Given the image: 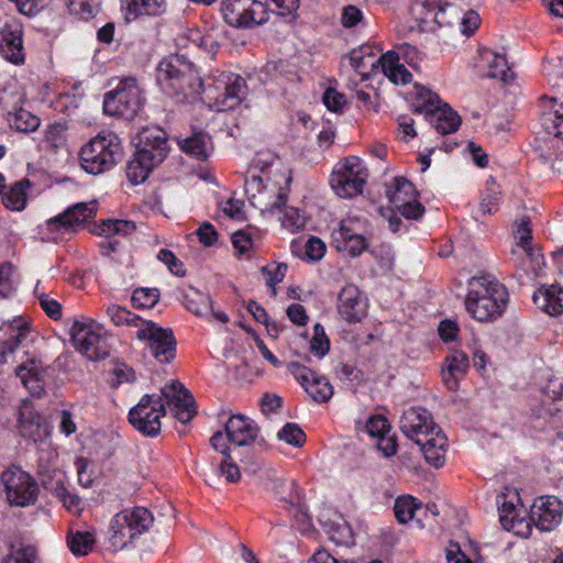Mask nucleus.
<instances>
[{"mask_svg":"<svg viewBox=\"0 0 563 563\" xmlns=\"http://www.w3.org/2000/svg\"><path fill=\"white\" fill-rule=\"evenodd\" d=\"M166 406L183 423L189 422L196 415V401L188 389L178 380L161 389L159 395H144L129 411V422L143 435L156 437L161 432V418Z\"/></svg>","mask_w":563,"mask_h":563,"instance_id":"f257e3e1","label":"nucleus"},{"mask_svg":"<svg viewBox=\"0 0 563 563\" xmlns=\"http://www.w3.org/2000/svg\"><path fill=\"white\" fill-rule=\"evenodd\" d=\"M482 23L475 10L464 13L446 0H415L401 33H446L459 26L463 35L474 34Z\"/></svg>","mask_w":563,"mask_h":563,"instance_id":"f03ea898","label":"nucleus"},{"mask_svg":"<svg viewBox=\"0 0 563 563\" xmlns=\"http://www.w3.org/2000/svg\"><path fill=\"white\" fill-rule=\"evenodd\" d=\"M399 423L401 432L420 448L430 465L438 468L444 465L448 440L428 410L411 407L402 413Z\"/></svg>","mask_w":563,"mask_h":563,"instance_id":"7ed1b4c3","label":"nucleus"},{"mask_svg":"<svg viewBox=\"0 0 563 563\" xmlns=\"http://www.w3.org/2000/svg\"><path fill=\"white\" fill-rule=\"evenodd\" d=\"M509 301L507 288L490 274H479L467 282L465 309L479 322H493L506 311Z\"/></svg>","mask_w":563,"mask_h":563,"instance_id":"20e7f679","label":"nucleus"},{"mask_svg":"<svg viewBox=\"0 0 563 563\" xmlns=\"http://www.w3.org/2000/svg\"><path fill=\"white\" fill-rule=\"evenodd\" d=\"M156 81L163 92L181 102L200 98L203 87V80L194 64L178 54L166 56L159 62Z\"/></svg>","mask_w":563,"mask_h":563,"instance_id":"39448f33","label":"nucleus"},{"mask_svg":"<svg viewBox=\"0 0 563 563\" xmlns=\"http://www.w3.org/2000/svg\"><path fill=\"white\" fill-rule=\"evenodd\" d=\"M291 183L288 170H277L266 179L249 174L245 178V194L250 203L262 214H274L286 206Z\"/></svg>","mask_w":563,"mask_h":563,"instance_id":"423d86ee","label":"nucleus"},{"mask_svg":"<svg viewBox=\"0 0 563 563\" xmlns=\"http://www.w3.org/2000/svg\"><path fill=\"white\" fill-rule=\"evenodd\" d=\"M124 156L121 139L112 131H101L79 151L81 168L91 175L111 170Z\"/></svg>","mask_w":563,"mask_h":563,"instance_id":"0eeeda50","label":"nucleus"},{"mask_svg":"<svg viewBox=\"0 0 563 563\" xmlns=\"http://www.w3.org/2000/svg\"><path fill=\"white\" fill-rule=\"evenodd\" d=\"M247 85L245 79L234 73L214 70L203 81L201 100L217 111L234 109L245 98Z\"/></svg>","mask_w":563,"mask_h":563,"instance_id":"6e6552de","label":"nucleus"},{"mask_svg":"<svg viewBox=\"0 0 563 563\" xmlns=\"http://www.w3.org/2000/svg\"><path fill=\"white\" fill-rule=\"evenodd\" d=\"M69 332L76 350L88 360L99 361L110 355L108 332L97 321L92 319L76 320Z\"/></svg>","mask_w":563,"mask_h":563,"instance_id":"1a4fd4ad","label":"nucleus"},{"mask_svg":"<svg viewBox=\"0 0 563 563\" xmlns=\"http://www.w3.org/2000/svg\"><path fill=\"white\" fill-rule=\"evenodd\" d=\"M421 101L415 108V112L424 113L426 118L434 125V129L442 135L456 132L461 125V117L448 103H442L439 95L421 88L418 91Z\"/></svg>","mask_w":563,"mask_h":563,"instance_id":"9d476101","label":"nucleus"},{"mask_svg":"<svg viewBox=\"0 0 563 563\" xmlns=\"http://www.w3.org/2000/svg\"><path fill=\"white\" fill-rule=\"evenodd\" d=\"M143 106L141 89L136 79L129 77L122 79L117 88L104 95L103 111L109 115H120L133 119Z\"/></svg>","mask_w":563,"mask_h":563,"instance_id":"9b49d317","label":"nucleus"},{"mask_svg":"<svg viewBox=\"0 0 563 563\" xmlns=\"http://www.w3.org/2000/svg\"><path fill=\"white\" fill-rule=\"evenodd\" d=\"M368 173L356 156L346 157L339 163L330 179L333 191L341 198H351L362 192Z\"/></svg>","mask_w":563,"mask_h":563,"instance_id":"f8f14e48","label":"nucleus"},{"mask_svg":"<svg viewBox=\"0 0 563 563\" xmlns=\"http://www.w3.org/2000/svg\"><path fill=\"white\" fill-rule=\"evenodd\" d=\"M135 336L146 343V349L157 362L170 363L176 357L177 340L172 329L146 320Z\"/></svg>","mask_w":563,"mask_h":563,"instance_id":"ddd939ff","label":"nucleus"},{"mask_svg":"<svg viewBox=\"0 0 563 563\" xmlns=\"http://www.w3.org/2000/svg\"><path fill=\"white\" fill-rule=\"evenodd\" d=\"M1 481L10 505L26 507L35 503L38 486L29 473L12 466L1 474Z\"/></svg>","mask_w":563,"mask_h":563,"instance_id":"4468645a","label":"nucleus"},{"mask_svg":"<svg viewBox=\"0 0 563 563\" xmlns=\"http://www.w3.org/2000/svg\"><path fill=\"white\" fill-rule=\"evenodd\" d=\"M250 0H224L222 2V13L224 21L235 27H252L254 25H261L265 23L269 15L265 10V5L261 1H254L253 3L261 8V13L252 9Z\"/></svg>","mask_w":563,"mask_h":563,"instance_id":"2eb2a0df","label":"nucleus"},{"mask_svg":"<svg viewBox=\"0 0 563 563\" xmlns=\"http://www.w3.org/2000/svg\"><path fill=\"white\" fill-rule=\"evenodd\" d=\"M294 378L316 402H327L333 395V387L327 377L297 362L288 365Z\"/></svg>","mask_w":563,"mask_h":563,"instance_id":"dca6fc26","label":"nucleus"},{"mask_svg":"<svg viewBox=\"0 0 563 563\" xmlns=\"http://www.w3.org/2000/svg\"><path fill=\"white\" fill-rule=\"evenodd\" d=\"M136 151L159 165L167 156L169 146L167 133L158 126H147L140 131Z\"/></svg>","mask_w":563,"mask_h":563,"instance_id":"f3484780","label":"nucleus"},{"mask_svg":"<svg viewBox=\"0 0 563 563\" xmlns=\"http://www.w3.org/2000/svg\"><path fill=\"white\" fill-rule=\"evenodd\" d=\"M96 212L97 205L95 201L79 202L69 207L59 216L47 220L46 228L52 232L62 230L69 232L95 218Z\"/></svg>","mask_w":563,"mask_h":563,"instance_id":"a211bd4d","label":"nucleus"},{"mask_svg":"<svg viewBox=\"0 0 563 563\" xmlns=\"http://www.w3.org/2000/svg\"><path fill=\"white\" fill-rule=\"evenodd\" d=\"M355 222L352 219L342 220L339 228L332 232V243L340 252L356 257L366 249L365 238L354 229Z\"/></svg>","mask_w":563,"mask_h":563,"instance_id":"6ab92c4d","label":"nucleus"},{"mask_svg":"<svg viewBox=\"0 0 563 563\" xmlns=\"http://www.w3.org/2000/svg\"><path fill=\"white\" fill-rule=\"evenodd\" d=\"M531 519L540 530H553L562 519L561 501L552 496L539 498L532 506Z\"/></svg>","mask_w":563,"mask_h":563,"instance_id":"aec40b11","label":"nucleus"},{"mask_svg":"<svg viewBox=\"0 0 563 563\" xmlns=\"http://www.w3.org/2000/svg\"><path fill=\"white\" fill-rule=\"evenodd\" d=\"M339 312L347 322L361 321L367 312V300L354 285H347L339 294Z\"/></svg>","mask_w":563,"mask_h":563,"instance_id":"412c9836","label":"nucleus"},{"mask_svg":"<svg viewBox=\"0 0 563 563\" xmlns=\"http://www.w3.org/2000/svg\"><path fill=\"white\" fill-rule=\"evenodd\" d=\"M29 333L26 322L22 319H14L0 327V363H7L9 354L22 344Z\"/></svg>","mask_w":563,"mask_h":563,"instance_id":"4be33fe9","label":"nucleus"},{"mask_svg":"<svg viewBox=\"0 0 563 563\" xmlns=\"http://www.w3.org/2000/svg\"><path fill=\"white\" fill-rule=\"evenodd\" d=\"M258 431L257 424L243 415H232L225 423L227 440L238 446L251 444Z\"/></svg>","mask_w":563,"mask_h":563,"instance_id":"5701e85b","label":"nucleus"},{"mask_svg":"<svg viewBox=\"0 0 563 563\" xmlns=\"http://www.w3.org/2000/svg\"><path fill=\"white\" fill-rule=\"evenodd\" d=\"M19 428L23 437L30 438L34 442L42 441L48 434L43 417L27 404L20 408Z\"/></svg>","mask_w":563,"mask_h":563,"instance_id":"b1692460","label":"nucleus"},{"mask_svg":"<svg viewBox=\"0 0 563 563\" xmlns=\"http://www.w3.org/2000/svg\"><path fill=\"white\" fill-rule=\"evenodd\" d=\"M477 52L478 64L476 66L479 71H483L487 77L505 80L509 70L505 53L495 52L482 46L478 47Z\"/></svg>","mask_w":563,"mask_h":563,"instance_id":"393cba45","label":"nucleus"},{"mask_svg":"<svg viewBox=\"0 0 563 563\" xmlns=\"http://www.w3.org/2000/svg\"><path fill=\"white\" fill-rule=\"evenodd\" d=\"M442 368V379L450 390L459 387V382L464 377L470 367V361L463 351H454L445 357Z\"/></svg>","mask_w":563,"mask_h":563,"instance_id":"a878e982","label":"nucleus"},{"mask_svg":"<svg viewBox=\"0 0 563 563\" xmlns=\"http://www.w3.org/2000/svg\"><path fill=\"white\" fill-rule=\"evenodd\" d=\"M540 415L563 422V378H552L544 390Z\"/></svg>","mask_w":563,"mask_h":563,"instance_id":"bb28decb","label":"nucleus"},{"mask_svg":"<svg viewBox=\"0 0 563 563\" xmlns=\"http://www.w3.org/2000/svg\"><path fill=\"white\" fill-rule=\"evenodd\" d=\"M533 302L550 316L563 314V287L550 285L540 288L533 295Z\"/></svg>","mask_w":563,"mask_h":563,"instance_id":"cd10ccee","label":"nucleus"},{"mask_svg":"<svg viewBox=\"0 0 563 563\" xmlns=\"http://www.w3.org/2000/svg\"><path fill=\"white\" fill-rule=\"evenodd\" d=\"M177 143L184 153L199 161L207 159L212 152L211 139L202 131L192 132L187 136H178Z\"/></svg>","mask_w":563,"mask_h":563,"instance_id":"c85d7f7f","label":"nucleus"},{"mask_svg":"<svg viewBox=\"0 0 563 563\" xmlns=\"http://www.w3.org/2000/svg\"><path fill=\"white\" fill-rule=\"evenodd\" d=\"M515 238L517 242V249L511 250V255L514 257V263L516 266L520 268H525V257H532L533 250L531 247V229H530V220L528 217H522L517 224L515 231Z\"/></svg>","mask_w":563,"mask_h":563,"instance_id":"c756f323","label":"nucleus"},{"mask_svg":"<svg viewBox=\"0 0 563 563\" xmlns=\"http://www.w3.org/2000/svg\"><path fill=\"white\" fill-rule=\"evenodd\" d=\"M153 521L152 512L145 507H134L117 514V522L128 525L136 537L147 531Z\"/></svg>","mask_w":563,"mask_h":563,"instance_id":"7c9ffc66","label":"nucleus"},{"mask_svg":"<svg viewBox=\"0 0 563 563\" xmlns=\"http://www.w3.org/2000/svg\"><path fill=\"white\" fill-rule=\"evenodd\" d=\"M322 528L329 539L338 547H351L355 543L350 525L340 516L321 520Z\"/></svg>","mask_w":563,"mask_h":563,"instance_id":"2f4dec72","label":"nucleus"},{"mask_svg":"<svg viewBox=\"0 0 563 563\" xmlns=\"http://www.w3.org/2000/svg\"><path fill=\"white\" fill-rule=\"evenodd\" d=\"M347 58L351 67L361 76L362 80L368 78L371 70L377 63H382V56H376L368 45H361L352 49Z\"/></svg>","mask_w":563,"mask_h":563,"instance_id":"473e14b6","label":"nucleus"},{"mask_svg":"<svg viewBox=\"0 0 563 563\" xmlns=\"http://www.w3.org/2000/svg\"><path fill=\"white\" fill-rule=\"evenodd\" d=\"M163 0H121V9L126 22L142 15H157L163 11Z\"/></svg>","mask_w":563,"mask_h":563,"instance_id":"72a5a7b5","label":"nucleus"},{"mask_svg":"<svg viewBox=\"0 0 563 563\" xmlns=\"http://www.w3.org/2000/svg\"><path fill=\"white\" fill-rule=\"evenodd\" d=\"M16 376L33 396H41L44 391L43 373L34 360H30L27 363L19 365L16 367Z\"/></svg>","mask_w":563,"mask_h":563,"instance_id":"f704fd0d","label":"nucleus"},{"mask_svg":"<svg viewBox=\"0 0 563 563\" xmlns=\"http://www.w3.org/2000/svg\"><path fill=\"white\" fill-rule=\"evenodd\" d=\"M157 164L148 159L147 156H144L140 152L135 151L133 157L126 163V177L133 185H139L145 181Z\"/></svg>","mask_w":563,"mask_h":563,"instance_id":"c9c22d12","label":"nucleus"},{"mask_svg":"<svg viewBox=\"0 0 563 563\" xmlns=\"http://www.w3.org/2000/svg\"><path fill=\"white\" fill-rule=\"evenodd\" d=\"M423 510V505L411 496L399 497L395 501L394 511L400 523L416 519L419 527H423L422 519L419 517Z\"/></svg>","mask_w":563,"mask_h":563,"instance_id":"e433bc0d","label":"nucleus"},{"mask_svg":"<svg viewBox=\"0 0 563 563\" xmlns=\"http://www.w3.org/2000/svg\"><path fill=\"white\" fill-rule=\"evenodd\" d=\"M64 477H65L64 474L58 472L56 474V481L54 483L48 482L46 479H43L42 482H43L44 487L46 489L53 492L68 510L79 511L80 499L77 495L68 492V489L66 488L65 483H64Z\"/></svg>","mask_w":563,"mask_h":563,"instance_id":"4c0bfd02","label":"nucleus"},{"mask_svg":"<svg viewBox=\"0 0 563 563\" xmlns=\"http://www.w3.org/2000/svg\"><path fill=\"white\" fill-rule=\"evenodd\" d=\"M541 120L549 134L563 139V103L551 99L549 109L543 111Z\"/></svg>","mask_w":563,"mask_h":563,"instance_id":"58836bf2","label":"nucleus"},{"mask_svg":"<svg viewBox=\"0 0 563 563\" xmlns=\"http://www.w3.org/2000/svg\"><path fill=\"white\" fill-rule=\"evenodd\" d=\"M31 186L29 179H22L15 183L9 189H4L0 195L2 196V202L5 208L21 211L26 205V188Z\"/></svg>","mask_w":563,"mask_h":563,"instance_id":"ea45409f","label":"nucleus"},{"mask_svg":"<svg viewBox=\"0 0 563 563\" xmlns=\"http://www.w3.org/2000/svg\"><path fill=\"white\" fill-rule=\"evenodd\" d=\"M96 543L92 531L70 530L67 536V544L71 553L76 556L87 555L92 551Z\"/></svg>","mask_w":563,"mask_h":563,"instance_id":"a19ab883","label":"nucleus"},{"mask_svg":"<svg viewBox=\"0 0 563 563\" xmlns=\"http://www.w3.org/2000/svg\"><path fill=\"white\" fill-rule=\"evenodd\" d=\"M395 59L398 60V56H394L391 53L382 56L384 74L396 85L410 82L412 78L411 73L404 65L395 63Z\"/></svg>","mask_w":563,"mask_h":563,"instance_id":"79ce46f5","label":"nucleus"},{"mask_svg":"<svg viewBox=\"0 0 563 563\" xmlns=\"http://www.w3.org/2000/svg\"><path fill=\"white\" fill-rule=\"evenodd\" d=\"M109 542L114 551L123 550L136 538L128 525H119L117 515L112 518L109 529Z\"/></svg>","mask_w":563,"mask_h":563,"instance_id":"37998d69","label":"nucleus"},{"mask_svg":"<svg viewBox=\"0 0 563 563\" xmlns=\"http://www.w3.org/2000/svg\"><path fill=\"white\" fill-rule=\"evenodd\" d=\"M184 305L186 308L197 316H205L212 311V301L207 294L190 287L184 295Z\"/></svg>","mask_w":563,"mask_h":563,"instance_id":"c03bdc74","label":"nucleus"},{"mask_svg":"<svg viewBox=\"0 0 563 563\" xmlns=\"http://www.w3.org/2000/svg\"><path fill=\"white\" fill-rule=\"evenodd\" d=\"M107 316L113 322V324L133 327L136 330L142 328L146 320L131 312L130 310L119 305H110L106 309Z\"/></svg>","mask_w":563,"mask_h":563,"instance_id":"a18cd8bd","label":"nucleus"},{"mask_svg":"<svg viewBox=\"0 0 563 563\" xmlns=\"http://www.w3.org/2000/svg\"><path fill=\"white\" fill-rule=\"evenodd\" d=\"M8 122L12 129L24 133L34 132L40 126V119L22 108L9 112Z\"/></svg>","mask_w":563,"mask_h":563,"instance_id":"49530a36","label":"nucleus"},{"mask_svg":"<svg viewBox=\"0 0 563 563\" xmlns=\"http://www.w3.org/2000/svg\"><path fill=\"white\" fill-rule=\"evenodd\" d=\"M0 55L8 62L20 65L24 63L23 37H1Z\"/></svg>","mask_w":563,"mask_h":563,"instance_id":"de8ad7c7","label":"nucleus"},{"mask_svg":"<svg viewBox=\"0 0 563 563\" xmlns=\"http://www.w3.org/2000/svg\"><path fill=\"white\" fill-rule=\"evenodd\" d=\"M300 249L301 246L298 243H294L291 245L292 253L311 262L320 261L325 254V244L317 236H311L306 241L302 246L303 253L300 252Z\"/></svg>","mask_w":563,"mask_h":563,"instance_id":"09e8293b","label":"nucleus"},{"mask_svg":"<svg viewBox=\"0 0 563 563\" xmlns=\"http://www.w3.org/2000/svg\"><path fill=\"white\" fill-rule=\"evenodd\" d=\"M136 230V225L133 221L129 220H119V219H109L104 220L98 227V234H103L106 236L112 235H130Z\"/></svg>","mask_w":563,"mask_h":563,"instance_id":"8fccbe9b","label":"nucleus"},{"mask_svg":"<svg viewBox=\"0 0 563 563\" xmlns=\"http://www.w3.org/2000/svg\"><path fill=\"white\" fill-rule=\"evenodd\" d=\"M387 196L391 205H399L402 201L417 198V191L412 183L404 177L395 178L394 190H387Z\"/></svg>","mask_w":563,"mask_h":563,"instance_id":"3c124183","label":"nucleus"},{"mask_svg":"<svg viewBox=\"0 0 563 563\" xmlns=\"http://www.w3.org/2000/svg\"><path fill=\"white\" fill-rule=\"evenodd\" d=\"M280 441L286 442L295 448H301L306 442V433L294 422H287L277 433Z\"/></svg>","mask_w":563,"mask_h":563,"instance_id":"603ef678","label":"nucleus"},{"mask_svg":"<svg viewBox=\"0 0 563 563\" xmlns=\"http://www.w3.org/2000/svg\"><path fill=\"white\" fill-rule=\"evenodd\" d=\"M159 299L157 288H139L132 294V303L135 308H152Z\"/></svg>","mask_w":563,"mask_h":563,"instance_id":"864d4df0","label":"nucleus"},{"mask_svg":"<svg viewBox=\"0 0 563 563\" xmlns=\"http://www.w3.org/2000/svg\"><path fill=\"white\" fill-rule=\"evenodd\" d=\"M69 13L78 20L88 21L97 12V7L91 4V0H67Z\"/></svg>","mask_w":563,"mask_h":563,"instance_id":"5fc2aeb1","label":"nucleus"},{"mask_svg":"<svg viewBox=\"0 0 563 563\" xmlns=\"http://www.w3.org/2000/svg\"><path fill=\"white\" fill-rule=\"evenodd\" d=\"M67 126L63 122L49 124L45 131L44 141L53 148L65 145Z\"/></svg>","mask_w":563,"mask_h":563,"instance_id":"6e6d98bb","label":"nucleus"},{"mask_svg":"<svg viewBox=\"0 0 563 563\" xmlns=\"http://www.w3.org/2000/svg\"><path fill=\"white\" fill-rule=\"evenodd\" d=\"M3 563H40L36 549L32 545H23L12 550Z\"/></svg>","mask_w":563,"mask_h":563,"instance_id":"4d7b16f0","label":"nucleus"},{"mask_svg":"<svg viewBox=\"0 0 563 563\" xmlns=\"http://www.w3.org/2000/svg\"><path fill=\"white\" fill-rule=\"evenodd\" d=\"M306 218L297 208L286 207L282 218V225L295 233L305 228Z\"/></svg>","mask_w":563,"mask_h":563,"instance_id":"13d9d810","label":"nucleus"},{"mask_svg":"<svg viewBox=\"0 0 563 563\" xmlns=\"http://www.w3.org/2000/svg\"><path fill=\"white\" fill-rule=\"evenodd\" d=\"M393 206L402 217L411 220H418L424 212V207L417 200V198Z\"/></svg>","mask_w":563,"mask_h":563,"instance_id":"bf43d9fd","label":"nucleus"},{"mask_svg":"<svg viewBox=\"0 0 563 563\" xmlns=\"http://www.w3.org/2000/svg\"><path fill=\"white\" fill-rule=\"evenodd\" d=\"M35 294L37 296V299L40 301L41 307L43 310L54 320H58L62 318V306L60 303L51 298L45 292H38V288H35Z\"/></svg>","mask_w":563,"mask_h":563,"instance_id":"052dcab7","label":"nucleus"},{"mask_svg":"<svg viewBox=\"0 0 563 563\" xmlns=\"http://www.w3.org/2000/svg\"><path fill=\"white\" fill-rule=\"evenodd\" d=\"M268 2V0H266ZM278 9L276 13L280 18H285L286 22H292L296 19V12L299 8L300 0H269Z\"/></svg>","mask_w":563,"mask_h":563,"instance_id":"680f3d73","label":"nucleus"},{"mask_svg":"<svg viewBox=\"0 0 563 563\" xmlns=\"http://www.w3.org/2000/svg\"><path fill=\"white\" fill-rule=\"evenodd\" d=\"M322 100L328 110L332 112H340L346 104L345 96L334 88H328L323 93Z\"/></svg>","mask_w":563,"mask_h":563,"instance_id":"e2e57ef3","label":"nucleus"},{"mask_svg":"<svg viewBox=\"0 0 563 563\" xmlns=\"http://www.w3.org/2000/svg\"><path fill=\"white\" fill-rule=\"evenodd\" d=\"M390 430V424L388 420L380 416L376 415L371 417L366 422V431L373 438H379Z\"/></svg>","mask_w":563,"mask_h":563,"instance_id":"0e129e2a","label":"nucleus"},{"mask_svg":"<svg viewBox=\"0 0 563 563\" xmlns=\"http://www.w3.org/2000/svg\"><path fill=\"white\" fill-rule=\"evenodd\" d=\"M217 472L219 476H224L227 482L235 483L240 479V468L232 461L230 455H227L218 465Z\"/></svg>","mask_w":563,"mask_h":563,"instance_id":"69168bd1","label":"nucleus"},{"mask_svg":"<svg viewBox=\"0 0 563 563\" xmlns=\"http://www.w3.org/2000/svg\"><path fill=\"white\" fill-rule=\"evenodd\" d=\"M287 271V265L279 264L275 266L273 269L268 266L262 267V273L266 277V285L272 288L273 296H276L275 286L283 280Z\"/></svg>","mask_w":563,"mask_h":563,"instance_id":"338daca9","label":"nucleus"},{"mask_svg":"<svg viewBox=\"0 0 563 563\" xmlns=\"http://www.w3.org/2000/svg\"><path fill=\"white\" fill-rule=\"evenodd\" d=\"M157 258L167 265L170 273L177 276H184L185 269L183 263L169 250H161Z\"/></svg>","mask_w":563,"mask_h":563,"instance_id":"774afa93","label":"nucleus"}]
</instances>
